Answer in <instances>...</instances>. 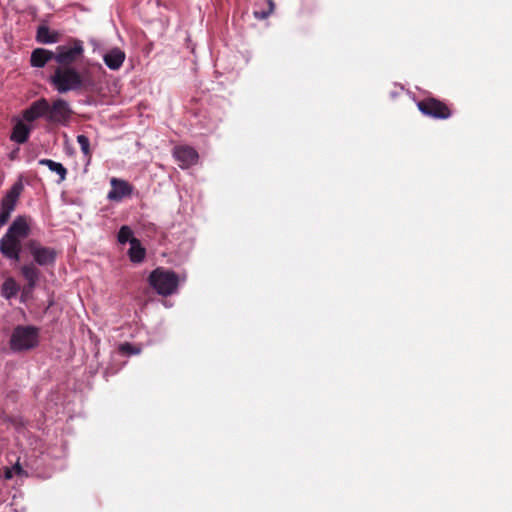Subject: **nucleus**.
Listing matches in <instances>:
<instances>
[{"instance_id":"f257e3e1","label":"nucleus","mask_w":512,"mask_h":512,"mask_svg":"<svg viewBox=\"0 0 512 512\" xmlns=\"http://www.w3.org/2000/svg\"><path fill=\"white\" fill-rule=\"evenodd\" d=\"M49 82L60 94L69 91H92L94 82L82 75L75 67H56Z\"/></svg>"},{"instance_id":"f03ea898","label":"nucleus","mask_w":512,"mask_h":512,"mask_svg":"<svg viewBox=\"0 0 512 512\" xmlns=\"http://www.w3.org/2000/svg\"><path fill=\"white\" fill-rule=\"evenodd\" d=\"M40 329L32 325H17L9 339V347L14 353L30 351L39 345Z\"/></svg>"},{"instance_id":"7ed1b4c3","label":"nucleus","mask_w":512,"mask_h":512,"mask_svg":"<svg viewBox=\"0 0 512 512\" xmlns=\"http://www.w3.org/2000/svg\"><path fill=\"white\" fill-rule=\"evenodd\" d=\"M148 283L159 295L168 296L177 290L179 278L174 271L158 267L150 273Z\"/></svg>"},{"instance_id":"20e7f679","label":"nucleus","mask_w":512,"mask_h":512,"mask_svg":"<svg viewBox=\"0 0 512 512\" xmlns=\"http://www.w3.org/2000/svg\"><path fill=\"white\" fill-rule=\"evenodd\" d=\"M55 61L58 63L57 67H73L84 53L83 42L74 39L68 45H60L56 48Z\"/></svg>"},{"instance_id":"39448f33","label":"nucleus","mask_w":512,"mask_h":512,"mask_svg":"<svg viewBox=\"0 0 512 512\" xmlns=\"http://www.w3.org/2000/svg\"><path fill=\"white\" fill-rule=\"evenodd\" d=\"M73 113L70 104L62 98H57L51 103L48 101V123L67 126L71 121Z\"/></svg>"},{"instance_id":"423d86ee","label":"nucleus","mask_w":512,"mask_h":512,"mask_svg":"<svg viewBox=\"0 0 512 512\" xmlns=\"http://www.w3.org/2000/svg\"><path fill=\"white\" fill-rule=\"evenodd\" d=\"M417 107L423 115L434 119L445 120L452 115L450 107L434 97H427L418 101Z\"/></svg>"},{"instance_id":"0eeeda50","label":"nucleus","mask_w":512,"mask_h":512,"mask_svg":"<svg viewBox=\"0 0 512 512\" xmlns=\"http://www.w3.org/2000/svg\"><path fill=\"white\" fill-rule=\"evenodd\" d=\"M25 246L32 255L36 264L40 266H49L55 263L57 251L54 248L42 246L34 239L27 241Z\"/></svg>"},{"instance_id":"6e6552de","label":"nucleus","mask_w":512,"mask_h":512,"mask_svg":"<svg viewBox=\"0 0 512 512\" xmlns=\"http://www.w3.org/2000/svg\"><path fill=\"white\" fill-rule=\"evenodd\" d=\"M173 156L178 161V165L182 169H187L197 164L199 155L198 152L191 146L180 145L173 149Z\"/></svg>"},{"instance_id":"1a4fd4ad","label":"nucleus","mask_w":512,"mask_h":512,"mask_svg":"<svg viewBox=\"0 0 512 512\" xmlns=\"http://www.w3.org/2000/svg\"><path fill=\"white\" fill-rule=\"evenodd\" d=\"M21 248V240L8 233L0 239V252L7 259L19 261Z\"/></svg>"},{"instance_id":"9d476101","label":"nucleus","mask_w":512,"mask_h":512,"mask_svg":"<svg viewBox=\"0 0 512 512\" xmlns=\"http://www.w3.org/2000/svg\"><path fill=\"white\" fill-rule=\"evenodd\" d=\"M20 271L26 280V284L22 291V298L31 296L40 278L41 271L36 267L34 263H28L21 266Z\"/></svg>"},{"instance_id":"9b49d317","label":"nucleus","mask_w":512,"mask_h":512,"mask_svg":"<svg viewBox=\"0 0 512 512\" xmlns=\"http://www.w3.org/2000/svg\"><path fill=\"white\" fill-rule=\"evenodd\" d=\"M48 113V100L46 98H39L31 103L22 113L23 119L27 122H34L39 118H44L47 121Z\"/></svg>"},{"instance_id":"f8f14e48","label":"nucleus","mask_w":512,"mask_h":512,"mask_svg":"<svg viewBox=\"0 0 512 512\" xmlns=\"http://www.w3.org/2000/svg\"><path fill=\"white\" fill-rule=\"evenodd\" d=\"M112 189L108 192L107 198L110 201H121L133 193V186L125 180L112 178L110 180Z\"/></svg>"},{"instance_id":"ddd939ff","label":"nucleus","mask_w":512,"mask_h":512,"mask_svg":"<svg viewBox=\"0 0 512 512\" xmlns=\"http://www.w3.org/2000/svg\"><path fill=\"white\" fill-rule=\"evenodd\" d=\"M8 234L14 236L15 238L19 240H23L27 238L30 234V227L27 222L26 217L24 216H18L13 221V223L8 228L7 232Z\"/></svg>"},{"instance_id":"4468645a","label":"nucleus","mask_w":512,"mask_h":512,"mask_svg":"<svg viewBox=\"0 0 512 512\" xmlns=\"http://www.w3.org/2000/svg\"><path fill=\"white\" fill-rule=\"evenodd\" d=\"M53 59L55 60V53L53 51L44 48H36L31 53L30 64L35 68H43Z\"/></svg>"},{"instance_id":"2eb2a0df","label":"nucleus","mask_w":512,"mask_h":512,"mask_svg":"<svg viewBox=\"0 0 512 512\" xmlns=\"http://www.w3.org/2000/svg\"><path fill=\"white\" fill-rule=\"evenodd\" d=\"M23 189L20 182L15 183L1 200V209L12 211L15 209L18 198Z\"/></svg>"},{"instance_id":"dca6fc26","label":"nucleus","mask_w":512,"mask_h":512,"mask_svg":"<svg viewBox=\"0 0 512 512\" xmlns=\"http://www.w3.org/2000/svg\"><path fill=\"white\" fill-rule=\"evenodd\" d=\"M125 53L120 48H113L103 56V61L111 70H118L123 65Z\"/></svg>"},{"instance_id":"f3484780","label":"nucleus","mask_w":512,"mask_h":512,"mask_svg":"<svg viewBox=\"0 0 512 512\" xmlns=\"http://www.w3.org/2000/svg\"><path fill=\"white\" fill-rule=\"evenodd\" d=\"M60 39V33L55 30H51L46 25H40L37 28L36 40L41 44H52L57 43Z\"/></svg>"},{"instance_id":"a211bd4d","label":"nucleus","mask_w":512,"mask_h":512,"mask_svg":"<svg viewBox=\"0 0 512 512\" xmlns=\"http://www.w3.org/2000/svg\"><path fill=\"white\" fill-rule=\"evenodd\" d=\"M146 256V249L141 245L137 238L131 240L130 248L128 250V257L133 263H141Z\"/></svg>"},{"instance_id":"6ab92c4d","label":"nucleus","mask_w":512,"mask_h":512,"mask_svg":"<svg viewBox=\"0 0 512 512\" xmlns=\"http://www.w3.org/2000/svg\"><path fill=\"white\" fill-rule=\"evenodd\" d=\"M30 132L31 128L19 121L14 125L10 138L16 143L23 144L28 140Z\"/></svg>"},{"instance_id":"aec40b11","label":"nucleus","mask_w":512,"mask_h":512,"mask_svg":"<svg viewBox=\"0 0 512 512\" xmlns=\"http://www.w3.org/2000/svg\"><path fill=\"white\" fill-rule=\"evenodd\" d=\"M40 165L47 166L50 171L55 172L59 176V182L66 179L67 169L59 162H55L51 159H40L38 162Z\"/></svg>"},{"instance_id":"412c9836","label":"nucleus","mask_w":512,"mask_h":512,"mask_svg":"<svg viewBox=\"0 0 512 512\" xmlns=\"http://www.w3.org/2000/svg\"><path fill=\"white\" fill-rule=\"evenodd\" d=\"M19 290V286L13 278H8L2 284V295L6 299L14 297Z\"/></svg>"},{"instance_id":"4be33fe9","label":"nucleus","mask_w":512,"mask_h":512,"mask_svg":"<svg viewBox=\"0 0 512 512\" xmlns=\"http://www.w3.org/2000/svg\"><path fill=\"white\" fill-rule=\"evenodd\" d=\"M117 238L120 244H125L127 242L131 244V240L135 237L133 236L132 229L127 225H123L118 231Z\"/></svg>"},{"instance_id":"5701e85b","label":"nucleus","mask_w":512,"mask_h":512,"mask_svg":"<svg viewBox=\"0 0 512 512\" xmlns=\"http://www.w3.org/2000/svg\"><path fill=\"white\" fill-rule=\"evenodd\" d=\"M77 143L79 144L82 153L86 157H91L90 140H89V138L86 135H83V134L78 135L77 136Z\"/></svg>"},{"instance_id":"b1692460","label":"nucleus","mask_w":512,"mask_h":512,"mask_svg":"<svg viewBox=\"0 0 512 512\" xmlns=\"http://www.w3.org/2000/svg\"><path fill=\"white\" fill-rule=\"evenodd\" d=\"M119 352L123 355H135L140 353V349L131 343L125 342L119 346Z\"/></svg>"},{"instance_id":"393cba45","label":"nucleus","mask_w":512,"mask_h":512,"mask_svg":"<svg viewBox=\"0 0 512 512\" xmlns=\"http://www.w3.org/2000/svg\"><path fill=\"white\" fill-rule=\"evenodd\" d=\"M268 6L269 9L267 11H254L255 18L259 20L266 19L273 12L274 9V4L271 0L268 1Z\"/></svg>"},{"instance_id":"a878e982","label":"nucleus","mask_w":512,"mask_h":512,"mask_svg":"<svg viewBox=\"0 0 512 512\" xmlns=\"http://www.w3.org/2000/svg\"><path fill=\"white\" fill-rule=\"evenodd\" d=\"M11 213H12V211L3 210L0 208V227L5 225L8 222Z\"/></svg>"},{"instance_id":"bb28decb","label":"nucleus","mask_w":512,"mask_h":512,"mask_svg":"<svg viewBox=\"0 0 512 512\" xmlns=\"http://www.w3.org/2000/svg\"><path fill=\"white\" fill-rule=\"evenodd\" d=\"M12 469H13L17 474H21V473L23 472L22 467H21V466H20V464H18V463H17L16 465H14Z\"/></svg>"},{"instance_id":"cd10ccee","label":"nucleus","mask_w":512,"mask_h":512,"mask_svg":"<svg viewBox=\"0 0 512 512\" xmlns=\"http://www.w3.org/2000/svg\"><path fill=\"white\" fill-rule=\"evenodd\" d=\"M12 477H13V472H12V470H11V469H7V470L5 471V478H6V479H11Z\"/></svg>"}]
</instances>
